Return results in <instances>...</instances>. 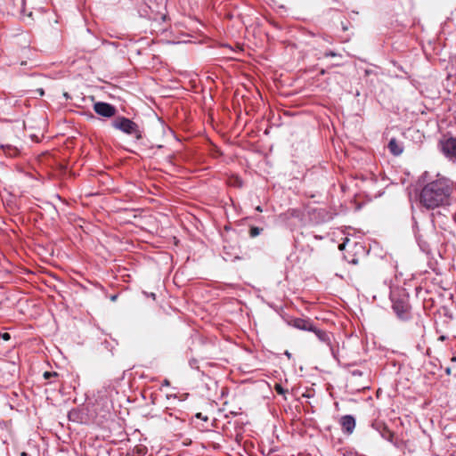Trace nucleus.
Segmentation results:
<instances>
[{
  "label": "nucleus",
  "instance_id": "nucleus-18",
  "mask_svg": "<svg viewBox=\"0 0 456 456\" xmlns=\"http://www.w3.org/2000/svg\"><path fill=\"white\" fill-rule=\"evenodd\" d=\"M285 354H286V355H287L289 358H290V356H291L290 353H289V352L287 351Z\"/></svg>",
  "mask_w": 456,
  "mask_h": 456
},
{
  "label": "nucleus",
  "instance_id": "nucleus-22",
  "mask_svg": "<svg viewBox=\"0 0 456 456\" xmlns=\"http://www.w3.org/2000/svg\"><path fill=\"white\" fill-rule=\"evenodd\" d=\"M39 94H40L41 95H43V94H44V91L41 89V90L39 91Z\"/></svg>",
  "mask_w": 456,
  "mask_h": 456
},
{
  "label": "nucleus",
  "instance_id": "nucleus-1",
  "mask_svg": "<svg viewBox=\"0 0 456 456\" xmlns=\"http://www.w3.org/2000/svg\"><path fill=\"white\" fill-rule=\"evenodd\" d=\"M444 183L438 180L427 184L419 195L420 203L427 208H435L444 204L448 197Z\"/></svg>",
  "mask_w": 456,
  "mask_h": 456
},
{
  "label": "nucleus",
  "instance_id": "nucleus-13",
  "mask_svg": "<svg viewBox=\"0 0 456 456\" xmlns=\"http://www.w3.org/2000/svg\"><path fill=\"white\" fill-rule=\"evenodd\" d=\"M1 338L5 340V341H8L10 338H11V336L9 333L5 332V333H3L0 335Z\"/></svg>",
  "mask_w": 456,
  "mask_h": 456
},
{
  "label": "nucleus",
  "instance_id": "nucleus-23",
  "mask_svg": "<svg viewBox=\"0 0 456 456\" xmlns=\"http://www.w3.org/2000/svg\"><path fill=\"white\" fill-rule=\"evenodd\" d=\"M64 96H65L66 98H68V97H69V95H68V94H67V93H65V94H64Z\"/></svg>",
  "mask_w": 456,
  "mask_h": 456
},
{
  "label": "nucleus",
  "instance_id": "nucleus-3",
  "mask_svg": "<svg viewBox=\"0 0 456 456\" xmlns=\"http://www.w3.org/2000/svg\"><path fill=\"white\" fill-rule=\"evenodd\" d=\"M94 110L100 116L111 118L116 114V109L112 105L106 102H96L94 105Z\"/></svg>",
  "mask_w": 456,
  "mask_h": 456
},
{
  "label": "nucleus",
  "instance_id": "nucleus-7",
  "mask_svg": "<svg viewBox=\"0 0 456 456\" xmlns=\"http://www.w3.org/2000/svg\"><path fill=\"white\" fill-rule=\"evenodd\" d=\"M293 326L300 330H314L311 323L304 319H296L293 321Z\"/></svg>",
  "mask_w": 456,
  "mask_h": 456
},
{
  "label": "nucleus",
  "instance_id": "nucleus-10",
  "mask_svg": "<svg viewBox=\"0 0 456 456\" xmlns=\"http://www.w3.org/2000/svg\"><path fill=\"white\" fill-rule=\"evenodd\" d=\"M261 232V229L258 227H251L249 231V234L251 237L257 236Z\"/></svg>",
  "mask_w": 456,
  "mask_h": 456
},
{
  "label": "nucleus",
  "instance_id": "nucleus-6",
  "mask_svg": "<svg viewBox=\"0 0 456 456\" xmlns=\"http://www.w3.org/2000/svg\"><path fill=\"white\" fill-rule=\"evenodd\" d=\"M340 423L347 433H352L355 427V420L352 416L346 415L341 418Z\"/></svg>",
  "mask_w": 456,
  "mask_h": 456
},
{
  "label": "nucleus",
  "instance_id": "nucleus-4",
  "mask_svg": "<svg viewBox=\"0 0 456 456\" xmlns=\"http://www.w3.org/2000/svg\"><path fill=\"white\" fill-rule=\"evenodd\" d=\"M443 152L450 157L454 158L456 156V139L450 137L443 139L440 142Z\"/></svg>",
  "mask_w": 456,
  "mask_h": 456
},
{
  "label": "nucleus",
  "instance_id": "nucleus-14",
  "mask_svg": "<svg viewBox=\"0 0 456 456\" xmlns=\"http://www.w3.org/2000/svg\"><path fill=\"white\" fill-rule=\"evenodd\" d=\"M196 418L201 419L204 421H208V418L207 416H203L202 413L199 412L196 414Z\"/></svg>",
  "mask_w": 456,
  "mask_h": 456
},
{
  "label": "nucleus",
  "instance_id": "nucleus-12",
  "mask_svg": "<svg viewBox=\"0 0 456 456\" xmlns=\"http://www.w3.org/2000/svg\"><path fill=\"white\" fill-rule=\"evenodd\" d=\"M54 376H57V373L56 372H49V371H45L44 373V377L45 379H50L51 377H54Z\"/></svg>",
  "mask_w": 456,
  "mask_h": 456
},
{
  "label": "nucleus",
  "instance_id": "nucleus-17",
  "mask_svg": "<svg viewBox=\"0 0 456 456\" xmlns=\"http://www.w3.org/2000/svg\"><path fill=\"white\" fill-rule=\"evenodd\" d=\"M27 63H28V62H27L26 61H22L20 62V65H21V66H26V65H27Z\"/></svg>",
  "mask_w": 456,
  "mask_h": 456
},
{
  "label": "nucleus",
  "instance_id": "nucleus-19",
  "mask_svg": "<svg viewBox=\"0 0 456 456\" xmlns=\"http://www.w3.org/2000/svg\"><path fill=\"white\" fill-rule=\"evenodd\" d=\"M20 456H28V454L23 452L20 453Z\"/></svg>",
  "mask_w": 456,
  "mask_h": 456
},
{
  "label": "nucleus",
  "instance_id": "nucleus-5",
  "mask_svg": "<svg viewBox=\"0 0 456 456\" xmlns=\"http://www.w3.org/2000/svg\"><path fill=\"white\" fill-rule=\"evenodd\" d=\"M393 309L400 318H403L409 310V305L405 302L398 300L394 303Z\"/></svg>",
  "mask_w": 456,
  "mask_h": 456
},
{
  "label": "nucleus",
  "instance_id": "nucleus-20",
  "mask_svg": "<svg viewBox=\"0 0 456 456\" xmlns=\"http://www.w3.org/2000/svg\"><path fill=\"white\" fill-rule=\"evenodd\" d=\"M439 339H440V340H444V339H445V338H444V336H441V337L439 338Z\"/></svg>",
  "mask_w": 456,
  "mask_h": 456
},
{
  "label": "nucleus",
  "instance_id": "nucleus-24",
  "mask_svg": "<svg viewBox=\"0 0 456 456\" xmlns=\"http://www.w3.org/2000/svg\"><path fill=\"white\" fill-rule=\"evenodd\" d=\"M452 361H456V357H455V356H453V357L452 358Z\"/></svg>",
  "mask_w": 456,
  "mask_h": 456
},
{
  "label": "nucleus",
  "instance_id": "nucleus-21",
  "mask_svg": "<svg viewBox=\"0 0 456 456\" xmlns=\"http://www.w3.org/2000/svg\"><path fill=\"white\" fill-rule=\"evenodd\" d=\"M330 55L331 57H335V55H336V54H335L334 53H330Z\"/></svg>",
  "mask_w": 456,
  "mask_h": 456
},
{
  "label": "nucleus",
  "instance_id": "nucleus-9",
  "mask_svg": "<svg viewBox=\"0 0 456 456\" xmlns=\"http://www.w3.org/2000/svg\"><path fill=\"white\" fill-rule=\"evenodd\" d=\"M229 185L234 186V187H241L242 186V181L238 176H232L228 181Z\"/></svg>",
  "mask_w": 456,
  "mask_h": 456
},
{
  "label": "nucleus",
  "instance_id": "nucleus-8",
  "mask_svg": "<svg viewBox=\"0 0 456 456\" xmlns=\"http://www.w3.org/2000/svg\"><path fill=\"white\" fill-rule=\"evenodd\" d=\"M388 148L390 151L395 156H398L403 152V147L400 146L397 141L394 138L390 140Z\"/></svg>",
  "mask_w": 456,
  "mask_h": 456
},
{
  "label": "nucleus",
  "instance_id": "nucleus-16",
  "mask_svg": "<svg viewBox=\"0 0 456 456\" xmlns=\"http://www.w3.org/2000/svg\"><path fill=\"white\" fill-rule=\"evenodd\" d=\"M256 210L258 211V212H262L263 211V209H262V208L260 206H257L256 208Z\"/></svg>",
  "mask_w": 456,
  "mask_h": 456
},
{
  "label": "nucleus",
  "instance_id": "nucleus-2",
  "mask_svg": "<svg viewBox=\"0 0 456 456\" xmlns=\"http://www.w3.org/2000/svg\"><path fill=\"white\" fill-rule=\"evenodd\" d=\"M113 126L126 134H134L137 140L142 138L137 124L126 118L119 117L116 118L113 122Z\"/></svg>",
  "mask_w": 456,
  "mask_h": 456
},
{
  "label": "nucleus",
  "instance_id": "nucleus-11",
  "mask_svg": "<svg viewBox=\"0 0 456 456\" xmlns=\"http://www.w3.org/2000/svg\"><path fill=\"white\" fill-rule=\"evenodd\" d=\"M274 389L280 395H284L286 392V390L280 384H275Z\"/></svg>",
  "mask_w": 456,
  "mask_h": 456
},
{
  "label": "nucleus",
  "instance_id": "nucleus-15",
  "mask_svg": "<svg viewBox=\"0 0 456 456\" xmlns=\"http://www.w3.org/2000/svg\"><path fill=\"white\" fill-rule=\"evenodd\" d=\"M345 247H346V243L344 242V243H341V244L338 246V248H339L340 250H343V249L345 248Z\"/></svg>",
  "mask_w": 456,
  "mask_h": 456
}]
</instances>
